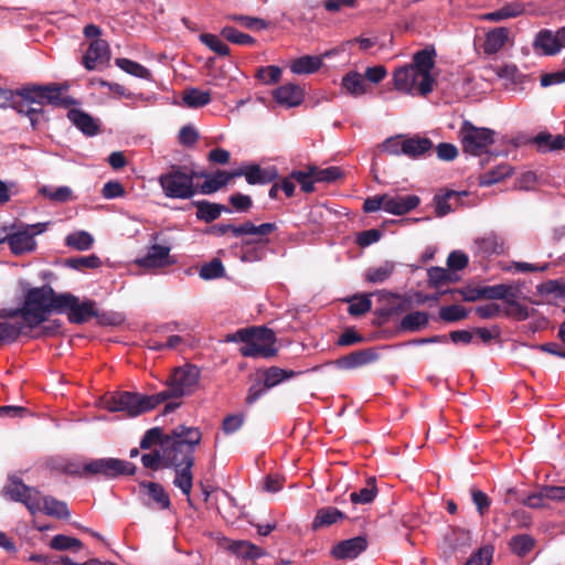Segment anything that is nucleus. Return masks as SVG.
<instances>
[{"label":"nucleus","mask_w":565,"mask_h":565,"mask_svg":"<svg viewBox=\"0 0 565 565\" xmlns=\"http://www.w3.org/2000/svg\"><path fill=\"white\" fill-rule=\"evenodd\" d=\"M200 370L195 365L177 367L167 381V388L152 395L134 392H114L105 398V408L111 413L122 412L129 417L139 416L170 398L189 395L196 388Z\"/></svg>","instance_id":"obj_1"},{"label":"nucleus","mask_w":565,"mask_h":565,"mask_svg":"<svg viewBox=\"0 0 565 565\" xmlns=\"http://www.w3.org/2000/svg\"><path fill=\"white\" fill-rule=\"evenodd\" d=\"M201 438L199 428L180 425L168 434L166 441L162 443L163 468L174 469L173 484L186 497L190 505H192L194 451Z\"/></svg>","instance_id":"obj_2"},{"label":"nucleus","mask_w":565,"mask_h":565,"mask_svg":"<svg viewBox=\"0 0 565 565\" xmlns=\"http://www.w3.org/2000/svg\"><path fill=\"white\" fill-rule=\"evenodd\" d=\"M436 51L433 46L417 51L411 64L403 65L393 72L395 89L413 95L415 92L426 97L436 84L431 71L435 67Z\"/></svg>","instance_id":"obj_3"},{"label":"nucleus","mask_w":565,"mask_h":565,"mask_svg":"<svg viewBox=\"0 0 565 565\" xmlns=\"http://www.w3.org/2000/svg\"><path fill=\"white\" fill-rule=\"evenodd\" d=\"M63 294H57L50 285L30 288L24 296L21 308L9 311L8 317H21L29 329H35L45 321L52 312L60 313Z\"/></svg>","instance_id":"obj_4"},{"label":"nucleus","mask_w":565,"mask_h":565,"mask_svg":"<svg viewBox=\"0 0 565 565\" xmlns=\"http://www.w3.org/2000/svg\"><path fill=\"white\" fill-rule=\"evenodd\" d=\"M227 342H242L239 353L245 358H273L277 354L276 335L266 327H248L238 329L226 335Z\"/></svg>","instance_id":"obj_5"},{"label":"nucleus","mask_w":565,"mask_h":565,"mask_svg":"<svg viewBox=\"0 0 565 565\" xmlns=\"http://www.w3.org/2000/svg\"><path fill=\"white\" fill-rule=\"evenodd\" d=\"M66 89V85L58 83L26 84L15 89L12 95L25 97L33 106L41 107L42 109L44 105L68 108L71 105L76 104V100L71 96L63 95V92Z\"/></svg>","instance_id":"obj_6"},{"label":"nucleus","mask_w":565,"mask_h":565,"mask_svg":"<svg viewBox=\"0 0 565 565\" xmlns=\"http://www.w3.org/2000/svg\"><path fill=\"white\" fill-rule=\"evenodd\" d=\"M193 177L192 167L171 164L158 181L167 198L186 200L198 193Z\"/></svg>","instance_id":"obj_7"},{"label":"nucleus","mask_w":565,"mask_h":565,"mask_svg":"<svg viewBox=\"0 0 565 565\" xmlns=\"http://www.w3.org/2000/svg\"><path fill=\"white\" fill-rule=\"evenodd\" d=\"M495 131L477 127L469 120H463L458 131L462 151L473 157H480L489 152V148L494 143Z\"/></svg>","instance_id":"obj_8"},{"label":"nucleus","mask_w":565,"mask_h":565,"mask_svg":"<svg viewBox=\"0 0 565 565\" xmlns=\"http://www.w3.org/2000/svg\"><path fill=\"white\" fill-rule=\"evenodd\" d=\"M60 313H66L67 319L74 324H84L92 318H97L98 323L109 324L106 313H99L97 303L92 299L79 298L71 292H64Z\"/></svg>","instance_id":"obj_9"},{"label":"nucleus","mask_w":565,"mask_h":565,"mask_svg":"<svg viewBox=\"0 0 565 565\" xmlns=\"http://www.w3.org/2000/svg\"><path fill=\"white\" fill-rule=\"evenodd\" d=\"M84 470L87 472V479H115L120 476L135 475L137 467L132 462L117 458H99L85 462Z\"/></svg>","instance_id":"obj_10"},{"label":"nucleus","mask_w":565,"mask_h":565,"mask_svg":"<svg viewBox=\"0 0 565 565\" xmlns=\"http://www.w3.org/2000/svg\"><path fill=\"white\" fill-rule=\"evenodd\" d=\"M34 237L35 233H32L30 228H24L22 224H11L7 244L13 255L20 256L32 253L36 248Z\"/></svg>","instance_id":"obj_11"},{"label":"nucleus","mask_w":565,"mask_h":565,"mask_svg":"<svg viewBox=\"0 0 565 565\" xmlns=\"http://www.w3.org/2000/svg\"><path fill=\"white\" fill-rule=\"evenodd\" d=\"M235 178L244 177L246 182L250 185L269 184L275 182L278 178V171L275 167L262 168L257 163L244 164L234 170Z\"/></svg>","instance_id":"obj_12"},{"label":"nucleus","mask_w":565,"mask_h":565,"mask_svg":"<svg viewBox=\"0 0 565 565\" xmlns=\"http://www.w3.org/2000/svg\"><path fill=\"white\" fill-rule=\"evenodd\" d=\"M14 90L9 92V96L6 99L9 104H0L1 109L12 108L19 115L25 116L29 118L31 126L35 129L40 122V118L43 117L44 110L41 107H35L33 104L25 99V97H18L17 95H12Z\"/></svg>","instance_id":"obj_13"},{"label":"nucleus","mask_w":565,"mask_h":565,"mask_svg":"<svg viewBox=\"0 0 565 565\" xmlns=\"http://www.w3.org/2000/svg\"><path fill=\"white\" fill-rule=\"evenodd\" d=\"M173 263L174 260L170 256V247L159 244L151 245L147 254L136 260L139 267L146 269L163 268Z\"/></svg>","instance_id":"obj_14"},{"label":"nucleus","mask_w":565,"mask_h":565,"mask_svg":"<svg viewBox=\"0 0 565 565\" xmlns=\"http://www.w3.org/2000/svg\"><path fill=\"white\" fill-rule=\"evenodd\" d=\"M367 548V540L365 536H355L349 540H343L337 543L332 550L331 555L335 559L345 561L354 559Z\"/></svg>","instance_id":"obj_15"},{"label":"nucleus","mask_w":565,"mask_h":565,"mask_svg":"<svg viewBox=\"0 0 565 565\" xmlns=\"http://www.w3.org/2000/svg\"><path fill=\"white\" fill-rule=\"evenodd\" d=\"M379 359V354L373 348L353 351L331 362L340 370H353L367 365Z\"/></svg>","instance_id":"obj_16"},{"label":"nucleus","mask_w":565,"mask_h":565,"mask_svg":"<svg viewBox=\"0 0 565 565\" xmlns=\"http://www.w3.org/2000/svg\"><path fill=\"white\" fill-rule=\"evenodd\" d=\"M109 61V46L105 40L95 39L90 42L86 53L83 56V64L86 70L93 71L99 64Z\"/></svg>","instance_id":"obj_17"},{"label":"nucleus","mask_w":565,"mask_h":565,"mask_svg":"<svg viewBox=\"0 0 565 565\" xmlns=\"http://www.w3.org/2000/svg\"><path fill=\"white\" fill-rule=\"evenodd\" d=\"M533 47L536 51H541V53L546 56L557 54L562 49H564L559 38V31L556 33L547 29L539 31L535 35Z\"/></svg>","instance_id":"obj_18"},{"label":"nucleus","mask_w":565,"mask_h":565,"mask_svg":"<svg viewBox=\"0 0 565 565\" xmlns=\"http://www.w3.org/2000/svg\"><path fill=\"white\" fill-rule=\"evenodd\" d=\"M275 102L287 108L299 106L305 98L303 89L296 84H285L273 92Z\"/></svg>","instance_id":"obj_19"},{"label":"nucleus","mask_w":565,"mask_h":565,"mask_svg":"<svg viewBox=\"0 0 565 565\" xmlns=\"http://www.w3.org/2000/svg\"><path fill=\"white\" fill-rule=\"evenodd\" d=\"M420 203V199L417 195H396L391 196L387 194L385 201V212L394 215H404L409 211L416 209Z\"/></svg>","instance_id":"obj_20"},{"label":"nucleus","mask_w":565,"mask_h":565,"mask_svg":"<svg viewBox=\"0 0 565 565\" xmlns=\"http://www.w3.org/2000/svg\"><path fill=\"white\" fill-rule=\"evenodd\" d=\"M463 195H467L466 191L457 192L454 190H447L445 193L436 194L434 196L436 216L443 217L455 211Z\"/></svg>","instance_id":"obj_21"},{"label":"nucleus","mask_w":565,"mask_h":565,"mask_svg":"<svg viewBox=\"0 0 565 565\" xmlns=\"http://www.w3.org/2000/svg\"><path fill=\"white\" fill-rule=\"evenodd\" d=\"M70 121L86 136H95L99 132L97 119L81 109H70L67 113Z\"/></svg>","instance_id":"obj_22"},{"label":"nucleus","mask_w":565,"mask_h":565,"mask_svg":"<svg viewBox=\"0 0 565 565\" xmlns=\"http://www.w3.org/2000/svg\"><path fill=\"white\" fill-rule=\"evenodd\" d=\"M234 170L233 171H224V170H216L214 173H212L207 180H205L202 184L196 185L198 193L201 194H213L221 190L222 188L226 186L232 179H234Z\"/></svg>","instance_id":"obj_23"},{"label":"nucleus","mask_w":565,"mask_h":565,"mask_svg":"<svg viewBox=\"0 0 565 565\" xmlns=\"http://www.w3.org/2000/svg\"><path fill=\"white\" fill-rule=\"evenodd\" d=\"M192 204L196 207V218L205 223H212L217 220L223 212L230 213L232 211L224 204L212 203L206 200L194 201Z\"/></svg>","instance_id":"obj_24"},{"label":"nucleus","mask_w":565,"mask_h":565,"mask_svg":"<svg viewBox=\"0 0 565 565\" xmlns=\"http://www.w3.org/2000/svg\"><path fill=\"white\" fill-rule=\"evenodd\" d=\"M345 519L347 515L339 509L334 507H324L317 511L311 529L313 531H318L320 529L329 527Z\"/></svg>","instance_id":"obj_25"},{"label":"nucleus","mask_w":565,"mask_h":565,"mask_svg":"<svg viewBox=\"0 0 565 565\" xmlns=\"http://www.w3.org/2000/svg\"><path fill=\"white\" fill-rule=\"evenodd\" d=\"M431 148L433 142L429 138L415 136L403 140L402 152L412 159H417L429 152Z\"/></svg>","instance_id":"obj_26"},{"label":"nucleus","mask_w":565,"mask_h":565,"mask_svg":"<svg viewBox=\"0 0 565 565\" xmlns=\"http://www.w3.org/2000/svg\"><path fill=\"white\" fill-rule=\"evenodd\" d=\"M139 486L146 490V494L154 502L158 509L167 510L171 507L170 497L160 483L142 481Z\"/></svg>","instance_id":"obj_27"},{"label":"nucleus","mask_w":565,"mask_h":565,"mask_svg":"<svg viewBox=\"0 0 565 565\" xmlns=\"http://www.w3.org/2000/svg\"><path fill=\"white\" fill-rule=\"evenodd\" d=\"M342 87L353 97H359L367 93L369 85L365 83L363 75L359 72H348L341 81Z\"/></svg>","instance_id":"obj_28"},{"label":"nucleus","mask_w":565,"mask_h":565,"mask_svg":"<svg viewBox=\"0 0 565 565\" xmlns=\"http://www.w3.org/2000/svg\"><path fill=\"white\" fill-rule=\"evenodd\" d=\"M302 372H296L292 370H285L278 366H270L263 371V383L268 390L279 385L286 380H290Z\"/></svg>","instance_id":"obj_29"},{"label":"nucleus","mask_w":565,"mask_h":565,"mask_svg":"<svg viewBox=\"0 0 565 565\" xmlns=\"http://www.w3.org/2000/svg\"><path fill=\"white\" fill-rule=\"evenodd\" d=\"M509 39V29L500 26L487 33L483 43V51L487 54H495L507 43Z\"/></svg>","instance_id":"obj_30"},{"label":"nucleus","mask_w":565,"mask_h":565,"mask_svg":"<svg viewBox=\"0 0 565 565\" xmlns=\"http://www.w3.org/2000/svg\"><path fill=\"white\" fill-rule=\"evenodd\" d=\"M524 12V6L522 2H508L499 10L486 13L481 17L483 20L499 22L512 18H516Z\"/></svg>","instance_id":"obj_31"},{"label":"nucleus","mask_w":565,"mask_h":565,"mask_svg":"<svg viewBox=\"0 0 565 565\" xmlns=\"http://www.w3.org/2000/svg\"><path fill=\"white\" fill-rule=\"evenodd\" d=\"M429 315L425 311H414L406 315L399 322L401 331L416 332L427 327Z\"/></svg>","instance_id":"obj_32"},{"label":"nucleus","mask_w":565,"mask_h":565,"mask_svg":"<svg viewBox=\"0 0 565 565\" xmlns=\"http://www.w3.org/2000/svg\"><path fill=\"white\" fill-rule=\"evenodd\" d=\"M478 252L483 256L503 253V241L494 233H489L481 238L476 239Z\"/></svg>","instance_id":"obj_33"},{"label":"nucleus","mask_w":565,"mask_h":565,"mask_svg":"<svg viewBox=\"0 0 565 565\" xmlns=\"http://www.w3.org/2000/svg\"><path fill=\"white\" fill-rule=\"evenodd\" d=\"M322 66V60L320 56L305 55L296 58L290 65V70L294 74H312L320 70Z\"/></svg>","instance_id":"obj_34"},{"label":"nucleus","mask_w":565,"mask_h":565,"mask_svg":"<svg viewBox=\"0 0 565 565\" xmlns=\"http://www.w3.org/2000/svg\"><path fill=\"white\" fill-rule=\"evenodd\" d=\"M534 142L540 151H554L565 148V136H553L550 132H540L534 137Z\"/></svg>","instance_id":"obj_35"},{"label":"nucleus","mask_w":565,"mask_h":565,"mask_svg":"<svg viewBox=\"0 0 565 565\" xmlns=\"http://www.w3.org/2000/svg\"><path fill=\"white\" fill-rule=\"evenodd\" d=\"M211 93L199 88H186L182 94V100L189 108H201L211 103Z\"/></svg>","instance_id":"obj_36"},{"label":"nucleus","mask_w":565,"mask_h":565,"mask_svg":"<svg viewBox=\"0 0 565 565\" xmlns=\"http://www.w3.org/2000/svg\"><path fill=\"white\" fill-rule=\"evenodd\" d=\"M42 512L56 519H68L71 515L67 504L51 495L43 497Z\"/></svg>","instance_id":"obj_37"},{"label":"nucleus","mask_w":565,"mask_h":565,"mask_svg":"<svg viewBox=\"0 0 565 565\" xmlns=\"http://www.w3.org/2000/svg\"><path fill=\"white\" fill-rule=\"evenodd\" d=\"M225 20L236 22L242 28L252 31H260L266 30L268 28V22L262 18L245 15V14H236L228 13L224 15Z\"/></svg>","instance_id":"obj_38"},{"label":"nucleus","mask_w":565,"mask_h":565,"mask_svg":"<svg viewBox=\"0 0 565 565\" xmlns=\"http://www.w3.org/2000/svg\"><path fill=\"white\" fill-rule=\"evenodd\" d=\"M115 64L120 70H122L124 72H126L132 76L142 78V79H147V81H152L151 72L138 62L131 61L126 57H118V58H116Z\"/></svg>","instance_id":"obj_39"},{"label":"nucleus","mask_w":565,"mask_h":565,"mask_svg":"<svg viewBox=\"0 0 565 565\" xmlns=\"http://www.w3.org/2000/svg\"><path fill=\"white\" fill-rule=\"evenodd\" d=\"M277 230V225L275 223H263L260 225H254L252 222L246 221L235 230V237H239L243 235H258L266 236L271 234Z\"/></svg>","instance_id":"obj_40"},{"label":"nucleus","mask_w":565,"mask_h":565,"mask_svg":"<svg viewBox=\"0 0 565 565\" xmlns=\"http://www.w3.org/2000/svg\"><path fill=\"white\" fill-rule=\"evenodd\" d=\"M231 551L239 557L255 559L265 554L264 550L249 541H234Z\"/></svg>","instance_id":"obj_41"},{"label":"nucleus","mask_w":565,"mask_h":565,"mask_svg":"<svg viewBox=\"0 0 565 565\" xmlns=\"http://www.w3.org/2000/svg\"><path fill=\"white\" fill-rule=\"evenodd\" d=\"M512 174V168L508 163H501L493 169L482 173L479 183L482 186H490Z\"/></svg>","instance_id":"obj_42"},{"label":"nucleus","mask_w":565,"mask_h":565,"mask_svg":"<svg viewBox=\"0 0 565 565\" xmlns=\"http://www.w3.org/2000/svg\"><path fill=\"white\" fill-rule=\"evenodd\" d=\"M377 494L376 480L374 477H370L366 480L364 488L359 491H354L350 494V500L354 504H367L371 503Z\"/></svg>","instance_id":"obj_43"},{"label":"nucleus","mask_w":565,"mask_h":565,"mask_svg":"<svg viewBox=\"0 0 565 565\" xmlns=\"http://www.w3.org/2000/svg\"><path fill=\"white\" fill-rule=\"evenodd\" d=\"M220 34L226 41L242 46H254L257 43L256 39H254L249 34L243 33L238 31L236 28L230 25H225L224 28H222Z\"/></svg>","instance_id":"obj_44"},{"label":"nucleus","mask_w":565,"mask_h":565,"mask_svg":"<svg viewBox=\"0 0 565 565\" xmlns=\"http://www.w3.org/2000/svg\"><path fill=\"white\" fill-rule=\"evenodd\" d=\"M482 296L484 299L489 300H505L509 297H516V294L513 291V287L505 284H499L493 286H482Z\"/></svg>","instance_id":"obj_45"},{"label":"nucleus","mask_w":565,"mask_h":565,"mask_svg":"<svg viewBox=\"0 0 565 565\" xmlns=\"http://www.w3.org/2000/svg\"><path fill=\"white\" fill-rule=\"evenodd\" d=\"M509 546L512 553L523 557L534 548L535 540L529 534H519L510 540Z\"/></svg>","instance_id":"obj_46"},{"label":"nucleus","mask_w":565,"mask_h":565,"mask_svg":"<svg viewBox=\"0 0 565 565\" xmlns=\"http://www.w3.org/2000/svg\"><path fill=\"white\" fill-rule=\"evenodd\" d=\"M29 491V486L18 477H10L8 483L2 489V494L12 501L20 502L25 493Z\"/></svg>","instance_id":"obj_47"},{"label":"nucleus","mask_w":565,"mask_h":565,"mask_svg":"<svg viewBox=\"0 0 565 565\" xmlns=\"http://www.w3.org/2000/svg\"><path fill=\"white\" fill-rule=\"evenodd\" d=\"M395 266L393 263L385 262L379 267H371L365 271V280L371 284H381L387 280L393 274Z\"/></svg>","instance_id":"obj_48"},{"label":"nucleus","mask_w":565,"mask_h":565,"mask_svg":"<svg viewBox=\"0 0 565 565\" xmlns=\"http://www.w3.org/2000/svg\"><path fill=\"white\" fill-rule=\"evenodd\" d=\"M65 244L76 250H88L94 244V238L88 232L78 231L68 234Z\"/></svg>","instance_id":"obj_49"},{"label":"nucleus","mask_w":565,"mask_h":565,"mask_svg":"<svg viewBox=\"0 0 565 565\" xmlns=\"http://www.w3.org/2000/svg\"><path fill=\"white\" fill-rule=\"evenodd\" d=\"M65 265L76 270H83L86 268L94 269L102 265V260L95 254L87 256H76L65 259Z\"/></svg>","instance_id":"obj_50"},{"label":"nucleus","mask_w":565,"mask_h":565,"mask_svg":"<svg viewBox=\"0 0 565 565\" xmlns=\"http://www.w3.org/2000/svg\"><path fill=\"white\" fill-rule=\"evenodd\" d=\"M50 547L55 551H78L83 547L82 541L76 537L57 534L50 541Z\"/></svg>","instance_id":"obj_51"},{"label":"nucleus","mask_w":565,"mask_h":565,"mask_svg":"<svg viewBox=\"0 0 565 565\" xmlns=\"http://www.w3.org/2000/svg\"><path fill=\"white\" fill-rule=\"evenodd\" d=\"M43 497L38 489L29 487V491H25L20 502L25 505L32 515H35L38 512H42Z\"/></svg>","instance_id":"obj_52"},{"label":"nucleus","mask_w":565,"mask_h":565,"mask_svg":"<svg viewBox=\"0 0 565 565\" xmlns=\"http://www.w3.org/2000/svg\"><path fill=\"white\" fill-rule=\"evenodd\" d=\"M43 497L38 489L29 487V491H25L20 502L25 505L32 515H35L38 512H42Z\"/></svg>","instance_id":"obj_53"},{"label":"nucleus","mask_w":565,"mask_h":565,"mask_svg":"<svg viewBox=\"0 0 565 565\" xmlns=\"http://www.w3.org/2000/svg\"><path fill=\"white\" fill-rule=\"evenodd\" d=\"M200 41L218 56H228L231 53L228 45L215 34L202 33Z\"/></svg>","instance_id":"obj_54"},{"label":"nucleus","mask_w":565,"mask_h":565,"mask_svg":"<svg viewBox=\"0 0 565 565\" xmlns=\"http://www.w3.org/2000/svg\"><path fill=\"white\" fill-rule=\"evenodd\" d=\"M428 281L433 287H440L447 282H451L456 280L455 275L446 268L443 267H431L427 271Z\"/></svg>","instance_id":"obj_55"},{"label":"nucleus","mask_w":565,"mask_h":565,"mask_svg":"<svg viewBox=\"0 0 565 565\" xmlns=\"http://www.w3.org/2000/svg\"><path fill=\"white\" fill-rule=\"evenodd\" d=\"M469 311L460 305H451L441 307L439 318L445 322H457L468 317Z\"/></svg>","instance_id":"obj_56"},{"label":"nucleus","mask_w":565,"mask_h":565,"mask_svg":"<svg viewBox=\"0 0 565 565\" xmlns=\"http://www.w3.org/2000/svg\"><path fill=\"white\" fill-rule=\"evenodd\" d=\"M168 434H163L161 427H153L148 429L143 437L140 440L141 449H150L154 445H159L160 449H162V443L166 441Z\"/></svg>","instance_id":"obj_57"},{"label":"nucleus","mask_w":565,"mask_h":565,"mask_svg":"<svg viewBox=\"0 0 565 565\" xmlns=\"http://www.w3.org/2000/svg\"><path fill=\"white\" fill-rule=\"evenodd\" d=\"M225 275V268L220 258H213L211 262L202 265L200 277L205 280L221 278Z\"/></svg>","instance_id":"obj_58"},{"label":"nucleus","mask_w":565,"mask_h":565,"mask_svg":"<svg viewBox=\"0 0 565 565\" xmlns=\"http://www.w3.org/2000/svg\"><path fill=\"white\" fill-rule=\"evenodd\" d=\"M494 547L492 545H484L472 553L463 565H491L493 558Z\"/></svg>","instance_id":"obj_59"},{"label":"nucleus","mask_w":565,"mask_h":565,"mask_svg":"<svg viewBox=\"0 0 565 565\" xmlns=\"http://www.w3.org/2000/svg\"><path fill=\"white\" fill-rule=\"evenodd\" d=\"M290 178L300 184L301 191L311 193L315 191L313 170L309 167L308 171L295 170L290 173Z\"/></svg>","instance_id":"obj_60"},{"label":"nucleus","mask_w":565,"mask_h":565,"mask_svg":"<svg viewBox=\"0 0 565 565\" xmlns=\"http://www.w3.org/2000/svg\"><path fill=\"white\" fill-rule=\"evenodd\" d=\"M505 302L508 305L504 310L505 316L515 318L519 321L526 320L530 317L529 308L518 302L515 298L509 297Z\"/></svg>","instance_id":"obj_61"},{"label":"nucleus","mask_w":565,"mask_h":565,"mask_svg":"<svg viewBox=\"0 0 565 565\" xmlns=\"http://www.w3.org/2000/svg\"><path fill=\"white\" fill-rule=\"evenodd\" d=\"M313 170V180L316 182L331 183L342 177V171L339 167H328L326 169H319L318 167H311Z\"/></svg>","instance_id":"obj_62"},{"label":"nucleus","mask_w":565,"mask_h":565,"mask_svg":"<svg viewBox=\"0 0 565 565\" xmlns=\"http://www.w3.org/2000/svg\"><path fill=\"white\" fill-rule=\"evenodd\" d=\"M255 76L264 84L271 85L280 79L281 70L276 65L263 66L257 68Z\"/></svg>","instance_id":"obj_63"},{"label":"nucleus","mask_w":565,"mask_h":565,"mask_svg":"<svg viewBox=\"0 0 565 565\" xmlns=\"http://www.w3.org/2000/svg\"><path fill=\"white\" fill-rule=\"evenodd\" d=\"M542 295H553L555 298H565V284L558 279H550L537 286Z\"/></svg>","instance_id":"obj_64"}]
</instances>
